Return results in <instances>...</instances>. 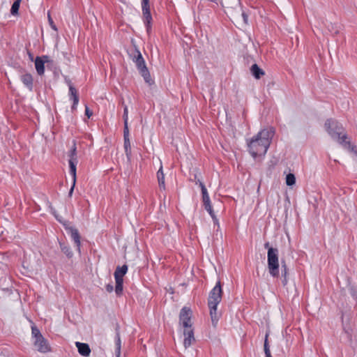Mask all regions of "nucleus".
Here are the masks:
<instances>
[{"instance_id":"34","label":"nucleus","mask_w":357,"mask_h":357,"mask_svg":"<svg viewBox=\"0 0 357 357\" xmlns=\"http://www.w3.org/2000/svg\"><path fill=\"white\" fill-rule=\"evenodd\" d=\"M327 28L330 32H333L334 31L335 34H337L339 33L338 29H335L333 24H332L328 25Z\"/></svg>"},{"instance_id":"21","label":"nucleus","mask_w":357,"mask_h":357,"mask_svg":"<svg viewBox=\"0 0 357 357\" xmlns=\"http://www.w3.org/2000/svg\"><path fill=\"white\" fill-rule=\"evenodd\" d=\"M281 273L282 276L284 278L282 283L284 285H286L287 283L288 269L286 262L284 259H281Z\"/></svg>"},{"instance_id":"18","label":"nucleus","mask_w":357,"mask_h":357,"mask_svg":"<svg viewBox=\"0 0 357 357\" xmlns=\"http://www.w3.org/2000/svg\"><path fill=\"white\" fill-rule=\"evenodd\" d=\"M20 79L30 91L33 90V77L31 74L26 73L21 75Z\"/></svg>"},{"instance_id":"12","label":"nucleus","mask_w":357,"mask_h":357,"mask_svg":"<svg viewBox=\"0 0 357 357\" xmlns=\"http://www.w3.org/2000/svg\"><path fill=\"white\" fill-rule=\"evenodd\" d=\"M227 14L230 16V17L233 20L236 21V22H239V20H241V17L244 24H248V16L241 8H238L236 10H235L234 9H228Z\"/></svg>"},{"instance_id":"29","label":"nucleus","mask_w":357,"mask_h":357,"mask_svg":"<svg viewBox=\"0 0 357 357\" xmlns=\"http://www.w3.org/2000/svg\"><path fill=\"white\" fill-rule=\"evenodd\" d=\"M129 138V129L128 121H124V128H123V139Z\"/></svg>"},{"instance_id":"23","label":"nucleus","mask_w":357,"mask_h":357,"mask_svg":"<svg viewBox=\"0 0 357 357\" xmlns=\"http://www.w3.org/2000/svg\"><path fill=\"white\" fill-rule=\"evenodd\" d=\"M22 0H15L13 3L10 9V13L15 15L18 13L20 2Z\"/></svg>"},{"instance_id":"25","label":"nucleus","mask_w":357,"mask_h":357,"mask_svg":"<svg viewBox=\"0 0 357 357\" xmlns=\"http://www.w3.org/2000/svg\"><path fill=\"white\" fill-rule=\"evenodd\" d=\"M115 345H116V357H120L121 356V341L119 336H118L115 341Z\"/></svg>"},{"instance_id":"4","label":"nucleus","mask_w":357,"mask_h":357,"mask_svg":"<svg viewBox=\"0 0 357 357\" xmlns=\"http://www.w3.org/2000/svg\"><path fill=\"white\" fill-rule=\"evenodd\" d=\"M130 56L132 61L135 63L137 69L139 70L141 75L144 77L145 82L151 84V75L141 52L135 48L134 52L130 54Z\"/></svg>"},{"instance_id":"24","label":"nucleus","mask_w":357,"mask_h":357,"mask_svg":"<svg viewBox=\"0 0 357 357\" xmlns=\"http://www.w3.org/2000/svg\"><path fill=\"white\" fill-rule=\"evenodd\" d=\"M296 183V177L294 174L289 173L286 176V184L292 186Z\"/></svg>"},{"instance_id":"31","label":"nucleus","mask_w":357,"mask_h":357,"mask_svg":"<svg viewBox=\"0 0 357 357\" xmlns=\"http://www.w3.org/2000/svg\"><path fill=\"white\" fill-rule=\"evenodd\" d=\"M30 323L31 324L32 335H41L39 329L31 321Z\"/></svg>"},{"instance_id":"28","label":"nucleus","mask_w":357,"mask_h":357,"mask_svg":"<svg viewBox=\"0 0 357 357\" xmlns=\"http://www.w3.org/2000/svg\"><path fill=\"white\" fill-rule=\"evenodd\" d=\"M268 337V336H265V340H264V352H265V357H272L271 354L270 349H269Z\"/></svg>"},{"instance_id":"20","label":"nucleus","mask_w":357,"mask_h":357,"mask_svg":"<svg viewBox=\"0 0 357 357\" xmlns=\"http://www.w3.org/2000/svg\"><path fill=\"white\" fill-rule=\"evenodd\" d=\"M252 75L257 79H260L264 75V71L261 69L257 64H253L250 68Z\"/></svg>"},{"instance_id":"19","label":"nucleus","mask_w":357,"mask_h":357,"mask_svg":"<svg viewBox=\"0 0 357 357\" xmlns=\"http://www.w3.org/2000/svg\"><path fill=\"white\" fill-rule=\"evenodd\" d=\"M160 167L157 172V178L160 188L162 190H165V174L162 170V165L161 161H160Z\"/></svg>"},{"instance_id":"1","label":"nucleus","mask_w":357,"mask_h":357,"mask_svg":"<svg viewBox=\"0 0 357 357\" xmlns=\"http://www.w3.org/2000/svg\"><path fill=\"white\" fill-rule=\"evenodd\" d=\"M325 128L332 138L338 141L343 147L357 155V150L355 146L352 145L350 141H347V136L344 134V128L337 121L330 119L326 120Z\"/></svg>"},{"instance_id":"11","label":"nucleus","mask_w":357,"mask_h":357,"mask_svg":"<svg viewBox=\"0 0 357 357\" xmlns=\"http://www.w3.org/2000/svg\"><path fill=\"white\" fill-rule=\"evenodd\" d=\"M33 337L34 346L38 351L46 353L50 351V345L44 336H33Z\"/></svg>"},{"instance_id":"9","label":"nucleus","mask_w":357,"mask_h":357,"mask_svg":"<svg viewBox=\"0 0 357 357\" xmlns=\"http://www.w3.org/2000/svg\"><path fill=\"white\" fill-rule=\"evenodd\" d=\"M142 8L144 23L146 26L147 31L149 32L151 29V23L152 21V17L150 12L149 0H142Z\"/></svg>"},{"instance_id":"16","label":"nucleus","mask_w":357,"mask_h":357,"mask_svg":"<svg viewBox=\"0 0 357 357\" xmlns=\"http://www.w3.org/2000/svg\"><path fill=\"white\" fill-rule=\"evenodd\" d=\"M75 345H76L78 352L80 355H82L83 356H86V357H87L90 355L91 349L88 344L76 342Z\"/></svg>"},{"instance_id":"14","label":"nucleus","mask_w":357,"mask_h":357,"mask_svg":"<svg viewBox=\"0 0 357 357\" xmlns=\"http://www.w3.org/2000/svg\"><path fill=\"white\" fill-rule=\"evenodd\" d=\"M61 223L63 225L66 229L68 230L70 232L71 237L74 240L77 250H79L81 243L80 236L78 232V230L73 227H70L67 221L62 222Z\"/></svg>"},{"instance_id":"22","label":"nucleus","mask_w":357,"mask_h":357,"mask_svg":"<svg viewBox=\"0 0 357 357\" xmlns=\"http://www.w3.org/2000/svg\"><path fill=\"white\" fill-rule=\"evenodd\" d=\"M124 149L127 158L130 160L131 156V146L129 138L124 139Z\"/></svg>"},{"instance_id":"6","label":"nucleus","mask_w":357,"mask_h":357,"mask_svg":"<svg viewBox=\"0 0 357 357\" xmlns=\"http://www.w3.org/2000/svg\"><path fill=\"white\" fill-rule=\"evenodd\" d=\"M268 268L273 278L279 276L278 250L269 248L267 253Z\"/></svg>"},{"instance_id":"30","label":"nucleus","mask_w":357,"mask_h":357,"mask_svg":"<svg viewBox=\"0 0 357 357\" xmlns=\"http://www.w3.org/2000/svg\"><path fill=\"white\" fill-rule=\"evenodd\" d=\"M196 183L199 184V187L201 188L202 195L208 194L207 189L206 188L204 184L200 180H198L196 182Z\"/></svg>"},{"instance_id":"32","label":"nucleus","mask_w":357,"mask_h":357,"mask_svg":"<svg viewBox=\"0 0 357 357\" xmlns=\"http://www.w3.org/2000/svg\"><path fill=\"white\" fill-rule=\"evenodd\" d=\"M47 17H48V21H49L50 25L51 26L52 29H53L55 31L57 30L56 26L54 24L50 13H48Z\"/></svg>"},{"instance_id":"39","label":"nucleus","mask_w":357,"mask_h":357,"mask_svg":"<svg viewBox=\"0 0 357 357\" xmlns=\"http://www.w3.org/2000/svg\"><path fill=\"white\" fill-rule=\"evenodd\" d=\"M207 1L209 2H213V3H217V0H207Z\"/></svg>"},{"instance_id":"36","label":"nucleus","mask_w":357,"mask_h":357,"mask_svg":"<svg viewBox=\"0 0 357 357\" xmlns=\"http://www.w3.org/2000/svg\"><path fill=\"white\" fill-rule=\"evenodd\" d=\"M50 208H51L52 213L54 214V217L56 218V220H57L58 221H59V222L61 223L63 221H62V220H61V219H60V218H59V216L56 214V211H55V210H54L53 208H52V206H50Z\"/></svg>"},{"instance_id":"37","label":"nucleus","mask_w":357,"mask_h":357,"mask_svg":"<svg viewBox=\"0 0 357 357\" xmlns=\"http://www.w3.org/2000/svg\"><path fill=\"white\" fill-rule=\"evenodd\" d=\"M114 288H113V286L110 284H108L107 286H106V290L108 291V292H112L113 291Z\"/></svg>"},{"instance_id":"8","label":"nucleus","mask_w":357,"mask_h":357,"mask_svg":"<svg viewBox=\"0 0 357 357\" xmlns=\"http://www.w3.org/2000/svg\"><path fill=\"white\" fill-rule=\"evenodd\" d=\"M128 271V266L124 264L122 266H117L114 272V278L116 280L115 292L116 295L120 296L123 291V277Z\"/></svg>"},{"instance_id":"5","label":"nucleus","mask_w":357,"mask_h":357,"mask_svg":"<svg viewBox=\"0 0 357 357\" xmlns=\"http://www.w3.org/2000/svg\"><path fill=\"white\" fill-rule=\"evenodd\" d=\"M69 157V167H70V174L73 177V185L70 189L68 196L71 197L74 190V188L76 183V166L78 162L77 156V147L75 142H73V145L70 150L68 154Z\"/></svg>"},{"instance_id":"10","label":"nucleus","mask_w":357,"mask_h":357,"mask_svg":"<svg viewBox=\"0 0 357 357\" xmlns=\"http://www.w3.org/2000/svg\"><path fill=\"white\" fill-rule=\"evenodd\" d=\"M275 135V129L273 127H268L267 128H264L261 130L258 134L256 135L258 138H259L264 143L270 146L271 143L272 138Z\"/></svg>"},{"instance_id":"26","label":"nucleus","mask_w":357,"mask_h":357,"mask_svg":"<svg viewBox=\"0 0 357 357\" xmlns=\"http://www.w3.org/2000/svg\"><path fill=\"white\" fill-rule=\"evenodd\" d=\"M60 247L62 250V252L66 255V256L69 258L72 257L73 252L70 251V248L65 245L64 243H60Z\"/></svg>"},{"instance_id":"15","label":"nucleus","mask_w":357,"mask_h":357,"mask_svg":"<svg viewBox=\"0 0 357 357\" xmlns=\"http://www.w3.org/2000/svg\"><path fill=\"white\" fill-rule=\"evenodd\" d=\"M202 202L204 204V208L208 212L214 222L215 223L218 222V220L214 214V212L212 209V206L211 205L208 194L202 195Z\"/></svg>"},{"instance_id":"17","label":"nucleus","mask_w":357,"mask_h":357,"mask_svg":"<svg viewBox=\"0 0 357 357\" xmlns=\"http://www.w3.org/2000/svg\"><path fill=\"white\" fill-rule=\"evenodd\" d=\"M69 96L70 98L72 99L73 101L72 109H75L76 108L77 105L78 104L79 97L77 89L71 84H70L69 86Z\"/></svg>"},{"instance_id":"7","label":"nucleus","mask_w":357,"mask_h":357,"mask_svg":"<svg viewBox=\"0 0 357 357\" xmlns=\"http://www.w3.org/2000/svg\"><path fill=\"white\" fill-rule=\"evenodd\" d=\"M268 146L263 142L259 138L255 136L248 143L250 153L256 158L258 155H264L267 152Z\"/></svg>"},{"instance_id":"33","label":"nucleus","mask_w":357,"mask_h":357,"mask_svg":"<svg viewBox=\"0 0 357 357\" xmlns=\"http://www.w3.org/2000/svg\"><path fill=\"white\" fill-rule=\"evenodd\" d=\"M123 118V121H128V110L127 106L124 107Z\"/></svg>"},{"instance_id":"38","label":"nucleus","mask_w":357,"mask_h":357,"mask_svg":"<svg viewBox=\"0 0 357 357\" xmlns=\"http://www.w3.org/2000/svg\"><path fill=\"white\" fill-rule=\"evenodd\" d=\"M264 248H267L268 250V248H271V247H270V244H269V243H268V242H266V243L264 244Z\"/></svg>"},{"instance_id":"13","label":"nucleus","mask_w":357,"mask_h":357,"mask_svg":"<svg viewBox=\"0 0 357 357\" xmlns=\"http://www.w3.org/2000/svg\"><path fill=\"white\" fill-rule=\"evenodd\" d=\"M50 61V57L48 56H43L42 57L37 56L35 60V67L37 73L39 75H42L45 72V63Z\"/></svg>"},{"instance_id":"3","label":"nucleus","mask_w":357,"mask_h":357,"mask_svg":"<svg viewBox=\"0 0 357 357\" xmlns=\"http://www.w3.org/2000/svg\"><path fill=\"white\" fill-rule=\"evenodd\" d=\"M192 312L187 307H183L179 314V324L183 328V335H193L194 328L191 320Z\"/></svg>"},{"instance_id":"27","label":"nucleus","mask_w":357,"mask_h":357,"mask_svg":"<svg viewBox=\"0 0 357 357\" xmlns=\"http://www.w3.org/2000/svg\"><path fill=\"white\" fill-rule=\"evenodd\" d=\"M194 342H195V336H187L183 340V345L185 348L189 347Z\"/></svg>"},{"instance_id":"35","label":"nucleus","mask_w":357,"mask_h":357,"mask_svg":"<svg viewBox=\"0 0 357 357\" xmlns=\"http://www.w3.org/2000/svg\"><path fill=\"white\" fill-rule=\"evenodd\" d=\"M85 114L87 116L88 118H90L93 112L89 109V108L86 105L85 106Z\"/></svg>"},{"instance_id":"2","label":"nucleus","mask_w":357,"mask_h":357,"mask_svg":"<svg viewBox=\"0 0 357 357\" xmlns=\"http://www.w3.org/2000/svg\"><path fill=\"white\" fill-rule=\"evenodd\" d=\"M222 294L221 283L218 281L211 291L208 298V305L210 309V315L213 326H216L219 319L220 316L217 312V306L222 300Z\"/></svg>"}]
</instances>
